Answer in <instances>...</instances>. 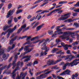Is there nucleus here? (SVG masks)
I'll return each instance as SVG.
<instances>
[{
    "label": "nucleus",
    "instance_id": "obj_1",
    "mask_svg": "<svg viewBox=\"0 0 79 79\" xmlns=\"http://www.w3.org/2000/svg\"><path fill=\"white\" fill-rule=\"evenodd\" d=\"M70 14H71V13H69L61 15V17L59 18L58 20H62V21L66 20V19H68V18L69 17V15H70Z\"/></svg>",
    "mask_w": 79,
    "mask_h": 79
},
{
    "label": "nucleus",
    "instance_id": "obj_2",
    "mask_svg": "<svg viewBox=\"0 0 79 79\" xmlns=\"http://www.w3.org/2000/svg\"><path fill=\"white\" fill-rule=\"evenodd\" d=\"M78 59H76L74 60L72 62L70 63H69L68 62H67L65 63V64L66 66H71V67L73 66H76V65H77L78 63H77V62L78 61Z\"/></svg>",
    "mask_w": 79,
    "mask_h": 79
},
{
    "label": "nucleus",
    "instance_id": "obj_3",
    "mask_svg": "<svg viewBox=\"0 0 79 79\" xmlns=\"http://www.w3.org/2000/svg\"><path fill=\"white\" fill-rule=\"evenodd\" d=\"M31 56H23V57L21 59V60H23V59H24V58H27L26 59H25L23 61L24 62H27V61H30V60H31Z\"/></svg>",
    "mask_w": 79,
    "mask_h": 79
},
{
    "label": "nucleus",
    "instance_id": "obj_4",
    "mask_svg": "<svg viewBox=\"0 0 79 79\" xmlns=\"http://www.w3.org/2000/svg\"><path fill=\"white\" fill-rule=\"evenodd\" d=\"M47 44V42H44L41 45V47H43L41 48V50H49V48H48L47 46L46 45Z\"/></svg>",
    "mask_w": 79,
    "mask_h": 79
},
{
    "label": "nucleus",
    "instance_id": "obj_5",
    "mask_svg": "<svg viewBox=\"0 0 79 79\" xmlns=\"http://www.w3.org/2000/svg\"><path fill=\"white\" fill-rule=\"evenodd\" d=\"M66 58L65 59V60H69L68 61H71L73 58H74L75 57L74 56L71 55H67L65 57Z\"/></svg>",
    "mask_w": 79,
    "mask_h": 79
},
{
    "label": "nucleus",
    "instance_id": "obj_6",
    "mask_svg": "<svg viewBox=\"0 0 79 79\" xmlns=\"http://www.w3.org/2000/svg\"><path fill=\"white\" fill-rule=\"evenodd\" d=\"M70 73H71V71L69 70L68 69H66L64 72L61 73L59 75V76H63L64 75H66V74H67V75H70Z\"/></svg>",
    "mask_w": 79,
    "mask_h": 79
},
{
    "label": "nucleus",
    "instance_id": "obj_7",
    "mask_svg": "<svg viewBox=\"0 0 79 79\" xmlns=\"http://www.w3.org/2000/svg\"><path fill=\"white\" fill-rule=\"evenodd\" d=\"M60 38H61L62 40H64V39H66V40H69L70 39V38L69 36H65L64 35H60L59 36Z\"/></svg>",
    "mask_w": 79,
    "mask_h": 79
},
{
    "label": "nucleus",
    "instance_id": "obj_8",
    "mask_svg": "<svg viewBox=\"0 0 79 79\" xmlns=\"http://www.w3.org/2000/svg\"><path fill=\"white\" fill-rule=\"evenodd\" d=\"M64 34L65 35H71V36L72 38H75L74 36H75V35H73V33L72 32L69 31H67L66 32H64Z\"/></svg>",
    "mask_w": 79,
    "mask_h": 79
},
{
    "label": "nucleus",
    "instance_id": "obj_9",
    "mask_svg": "<svg viewBox=\"0 0 79 79\" xmlns=\"http://www.w3.org/2000/svg\"><path fill=\"white\" fill-rule=\"evenodd\" d=\"M52 71H53V70H51L50 71L47 72L45 73H43L41 75H40V77H41V79H44V78H45L46 77H47V75H45L46 74V75H48L50 73H51Z\"/></svg>",
    "mask_w": 79,
    "mask_h": 79
},
{
    "label": "nucleus",
    "instance_id": "obj_10",
    "mask_svg": "<svg viewBox=\"0 0 79 79\" xmlns=\"http://www.w3.org/2000/svg\"><path fill=\"white\" fill-rule=\"evenodd\" d=\"M15 11V9H13V10H10L9 11V12L7 13V15L6 16L7 18H8L9 16H11L13 14V13Z\"/></svg>",
    "mask_w": 79,
    "mask_h": 79
},
{
    "label": "nucleus",
    "instance_id": "obj_11",
    "mask_svg": "<svg viewBox=\"0 0 79 79\" xmlns=\"http://www.w3.org/2000/svg\"><path fill=\"white\" fill-rule=\"evenodd\" d=\"M17 28V26L15 25V26L14 28H13L12 29H9L7 31L8 32V31H9V33L11 34V33L13 32V31H15V30H16V29Z\"/></svg>",
    "mask_w": 79,
    "mask_h": 79
},
{
    "label": "nucleus",
    "instance_id": "obj_12",
    "mask_svg": "<svg viewBox=\"0 0 79 79\" xmlns=\"http://www.w3.org/2000/svg\"><path fill=\"white\" fill-rule=\"evenodd\" d=\"M2 48V46L0 45V49ZM6 50V49L5 48H2L1 50H0V56L2 55L5 53V51Z\"/></svg>",
    "mask_w": 79,
    "mask_h": 79
},
{
    "label": "nucleus",
    "instance_id": "obj_13",
    "mask_svg": "<svg viewBox=\"0 0 79 79\" xmlns=\"http://www.w3.org/2000/svg\"><path fill=\"white\" fill-rule=\"evenodd\" d=\"M16 45V44H14L12 45L11 47L10 46H9L7 48V52H9L11 50H12V49H13L15 47V46Z\"/></svg>",
    "mask_w": 79,
    "mask_h": 79
},
{
    "label": "nucleus",
    "instance_id": "obj_14",
    "mask_svg": "<svg viewBox=\"0 0 79 79\" xmlns=\"http://www.w3.org/2000/svg\"><path fill=\"white\" fill-rule=\"evenodd\" d=\"M18 38V36H15L14 38L11 39L10 41L9 44L10 45H11L13 44V41L16 40Z\"/></svg>",
    "mask_w": 79,
    "mask_h": 79
},
{
    "label": "nucleus",
    "instance_id": "obj_15",
    "mask_svg": "<svg viewBox=\"0 0 79 79\" xmlns=\"http://www.w3.org/2000/svg\"><path fill=\"white\" fill-rule=\"evenodd\" d=\"M61 60H62L61 59H59L57 60L56 61H54V60H52V62L51 63V65L55 64H56L57 63H58V62H60V61H61Z\"/></svg>",
    "mask_w": 79,
    "mask_h": 79
},
{
    "label": "nucleus",
    "instance_id": "obj_16",
    "mask_svg": "<svg viewBox=\"0 0 79 79\" xmlns=\"http://www.w3.org/2000/svg\"><path fill=\"white\" fill-rule=\"evenodd\" d=\"M43 26H44V23L42 24H41V25L38 26L36 27L37 31H39V30H40V29H42V27Z\"/></svg>",
    "mask_w": 79,
    "mask_h": 79
},
{
    "label": "nucleus",
    "instance_id": "obj_17",
    "mask_svg": "<svg viewBox=\"0 0 79 79\" xmlns=\"http://www.w3.org/2000/svg\"><path fill=\"white\" fill-rule=\"evenodd\" d=\"M8 54H4L2 56V58L4 59V60H6L8 58L9 56Z\"/></svg>",
    "mask_w": 79,
    "mask_h": 79
},
{
    "label": "nucleus",
    "instance_id": "obj_18",
    "mask_svg": "<svg viewBox=\"0 0 79 79\" xmlns=\"http://www.w3.org/2000/svg\"><path fill=\"white\" fill-rule=\"evenodd\" d=\"M31 49V48L29 49V46L28 45L25 46V47L24 48V50L26 52H28V51H29Z\"/></svg>",
    "mask_w": 79,
    "mask_h": 79
},
{
    "label": "nucleus",
    "instance_id": "obj_19",
    "mask_svg": "<svg viewBox=\"0 0 79 79\" xmlns=\"http://www.w3.org/2000/svg\"><path fill=\"white\" fill-rule=\"evenodd\" d=\"M15 72H14V71H13V72L11 74V77L13 78V79H15V77H16V73H15Z\"/></svg>",
    "mask_w": 79,
    "mask_h": 79
},
{
    "label": "nucleus",
    "instance_id": "obj_20",
    "mask_svg": "<svg viewBox=\"0 0 79 79\" xmlns=\"http://www.w3.org/2000/svg\"><path fill=\"white\" fill-rule=\"evenodd\" d=\"M52 60H50V59L49 60L47 63V64L48 66H50L51 65H52Z\"/></svg>",
    "mask_w": 79,
    "mask_h": 79
},
{
    "label": "nucleus",
    "instance_id": "obj_21",
    "mask_svg": "<svg viewBox=\"0 0 79 79\" xmlns=\"http://www.w3.org/2000/svg\"><path fill=\"white\" fill-rule=\"evenodd\" d=\"M16 60H15L13 61L12 63V65H13V67H12V69H14L15 67V66H16Z\"/></svg>",
    "mask_w": 79,
    "mask_h": 79
},
{
    "label": "nucleus",
    "instance_id": "obj_22",
    "mask_svg": "<svg viewBox=\"0 0 79 79\" xmlns=\"http://www.w3.org/2000/svg\"><path fill=\"white\" fill-rule=\"evenodd\" d=\"M32 50H33V48H31L30 50L24 52L23 53L24 55H25V54H27V53H28L31 52H32Z\"/></svg>",
    "mask_w": 79,
    "mask_h": 79
},
{
    "label": "nucleus",
    "instance_id": "obj_23",
    "mask_svg": "<svg viewBox=\"0 0 79 79\" xmlns=\"http://www.w3.org/2000/svg\"><path fill=\"white\" fill-rule=\"evenodd\" d=\"M39 24V22H37L34 25L32 28L33 29H35V27H37V26Z\"/></svg>",
    "mask_w": 79,
    "mask_h": 79
},
{
    "label": "nucleus",
    "instance_id": "obj_24",
    "mask_svg": "<svg viewBox=\"0 0 79 79\" xmlns=\"http://www.w3.org/2000/svg\"><path fill=\"white\" fill-rule=\"evenodd\" d=\"M6 67H7V65L3 66L1 68H0V72H1L0 71H3V70L4 69H5Z\"/></svg>",
    "mask_w": 79,
    "mask_h": 79
},
{
    "label": "nucleus",
    "instance_id": "obj_25",
    "mask_svg": "<svg viewBox=\"0 0 79 79\" xmlns=\"http://www.w3.org/2000/svg\"><path fill=\"white\" fill-rule=\"evenodd\" d=\"M55 10H53L52 11H51L50 13L48 14L47 15V16H50L51 15H52V13H54V12H55Z\"/></svg>",
    "mask_w": 79,
    "mask_h": 79
},
{
    "label": "nucleus",
    "instance_id": "obj_26",
    "mask_svg": "<svg viewBox=\"0 0 79 79\" xmlns=\"http://www.w3.org/2000/svg\"><path fill=\"white\" fill-rule=\"evenodd\" d=\"M44 0H38L35 2L34 3V5H35V4H37V3H40L41 2H42Z\"/></svg>",
    "mask_w": 79,
    "mask_h": 79
},
{
    "label": "nucleus",
    "instance_id": "obj_27",
    "mask_svg": "<svg viewBox=\"0 0 79 79\" xmlns=\"http://www.w3.org/2000/svg\"><path fill=\"white\" fill-rule=\"evenodd\" d=\"M67 1H61L59 3V5H62V4H65V3H67Z\"/></svg>",
    "mask_w": 79,
    "mask_h": 79
},
{
    "label": "nucleus",
    "instance_id": "obj_28",
    "mask_svg": "<svg viewBox=\"0 0 79 79\" xmlns=\"http://www.w3.org/2000/svg\"><path fill=\"white\" fill-rule=\"evenodd\" d=\"M48 33L49 35H52L53 34V31L52 30H49L48 31Z\"/></svg>",
    "mask_w": 79,
    "mask_h": 79
},
{
    "label": "nucleus",
    "instance_id": "obj_29",
    "mask_svg": "<svg viewBox=\"0 0 79 79\" xmlns=\"http://www.w3.org/2000/svg\"><path fill=\"white\" fill-rule=\"evenodd\" d=\"M27 26V25L26 24H25L21 26V28L22 29H25L26 27Z\"/></svg>",
    "mask_w": 79,
    "mask_h": 79
},
{
    "label": "nucleus",
    "instance_id": "obj_30",
    "mask_svg": "<svg viewBox=\"0 0 79 79\" xmlns=\"http://www.w3.org/2000/svg\"><path fill=\"white\" fill-rule=\"evenodd\" d=\"M57 50H58V49L54 48L52 50V51L51 52L52 53H54L55 52H56Z\"/></svg>",
    "mask_w": 79,
    "mask_h": 79
},
{
    "label": "nucleus",
    "instance_id": "obj_31",
    "mask_svg": "<svg viewBox=\"0 0 79 79\" xmlns=\"http://www.w3.org/2000/svg\"><path fill=\"white\" fill-rule=\"evenodd\" d=\"M39 63V62H38V61L37 60L35 61L33 63V66H35V64H37Z\"/></svg>",
    "mask_w": 79,
    "mask_h": 79
},
{
    "label": "nucleus",
    "instance_id": "obj_32",
    "mask_svg": "<svg viewBox=\"0 0 79 79\" xmlns=\"http://www.w3.org/2000/svg\"><path fill=\"white\" fill-rule=\"evenodd\" d=\"M8 26L5 25L4 27L3 28V30L4 31H5L8 29V28H9V27H8Z\"/></svg>",
    "mask_w": 79,
    "mask_h": 79
},
{
    "label": "nucleus",
    "instance_id": "obj_33",
    "mask_svg": "<svg viewBox=\"0 0 79 79\" xmlns=\"http://www.w3.org/2000/svg\"><path fill=\"white\" fill-rule=\"evenodd\" d=\"M74 25L75 26L76 28H78V27H79V24L76 23H74Z\"/></svg>",
    "mask_w": 79,
    "mask_h": 79
},
{
    "label": "nucleus",
    "instance_id": "obj_34",
    "mask_svg": "<svg viewBox=\"0 0 79 79\" xmlns=\"http://www.w3.org/2000/svg\"><path fill=\"white\" fill-rule=\"evenodd\" d=\"M30 28V26H28L26 28H25L23 30V32H25V31H27L29 30Z\"/></svg>",
    "mask_w": 79,
    "mask_h": 79
},
{
    "label": "nucleus",
    "instance_id": "obj_35",
    "mask_svg": "<svg viewBox=\"0 0 79 79\" xmlns=\"http://www.w3.org/2000/svg\"><path fill=\"white\" fill-rule=\"evenodd\" d=\"M64 49L65 50H67L68 49V44H66L65 45L64 47Z\"/></svg>",
    "mask_w": 79,
    "mask_h": 79
},
{
    "label": "nucleus",
    "instance_id": "obj_36",
    "mask_svg": "<svg viewBox=\"0 0 79 79\" xmlns=\"http://www.w3.org/2000/svg\"><path fill=\"white\" fill-rule=\"evenodd\" d=\"M41 73H42V71L38 73H35V76H37L38 75L40 74H41Z\"/></svg>",
    "mask_w": 79,
    "mask_h": 79
},
{
    "label": "nucleus",
    "instance_id": "obj_37",
    "mask_svg": "<svg viewBox=\"0 0 79 79\" xmlns=\"http://www.w3.org/2000/svg\"><path fill=\"white\" fill-rule=\"evenodd\" d=\"M74 6H75V7H79V1L77 3L75 4L74 5Z\"/></svg>",
    "mask_w": 79,
    "mask_h": 79
},
{
    "label": "nucleus",
    "instance_id": "obj_38",
    "mask_svg": "<svg viewBox=\"0 0 79 79\" xmlns=\"http://www.w3.org/2000/svg\"><path fill=\"white\" fill-rule=\"evenodd\" d=\"M53 68L55 69H60V67H57V66L55 65L53 67Z\"/></svg>",
    "mask_w": 79,
    "mask_h": 79
},
{
    "label": "nucleus",
    "instance_id": "obj_39",
    "mask_svg": "<svg viewBox=\"0 0 79 79\" xmlns=\"http://www.w3.org/2000/svg\"><path fill=\"white\" fill-rule=\"evenodd\" d=\"M11 7H12V4H11V3L9 4L8 6V9H10Z\"/></svg>",
    "mask_w": 79,
    "mask_h": 79
},
{
    "label": "nucleus",
    "instance_id": "obj_40",
    "mask_svg": "<svg viewBox=\"0 0 79 79\" xmlns=\"http://www.w3.org/2000/svg\"><path fill=\"white\" fill-rule=\"evenodd\" d=\"M14 22H15V23H17V22H18V19H17V18L16 17H15L14 18Z\"/></svg>",
    "mask_w": 79,
    "mask_h": 79
},
{
    "label": "nucleus",
    "instance_id": "obj_41",
    "mask_svg": "<svg viewBox=\"0 0 79 79\" xmlns=\"http://www.w3.org/2000/svg\"><path fill=\"white\" fill-rule=\"evenodd\" d=\"M79 32V31H76L72 32V35L73 34H77V33H78V32Z\"/></svg>",
    "mask_w": 79,
    "mask_h": 79
},
{
    "label": "nucleus",
    "instance_id": "obj_42",
    "mask_svg": "<svg viewBox=\"0 0 79 79\" xmlns=\"http://www.w3.org/2000/svg\"><path fill=\"white\" fill-rule=\"evenodd\" d=\"M77 44H78V43H77V41L72 44V45H73V46H75V45H77Z\"/></svg>",
    "mask_w": 79,
    "mask_h": 79
},
{
    "label": "nucleus",
    "instance_id": "obj_43",
    "mask_svg": "<svg viewBox=\"0 0 79 79\" xmlns=\"http://www.w3.org/2000/svg\"><path fill=\"white\" fill-rule=\"evenodd\" d=\"M44 50H45V51H44V55L45 56L47 54V53L46 52H47L49 50H48V49H44Z\"/></svg>",
    "mask_w": 79,
    "mask_h": 79
},
{
    "label": "nucleus",
    "instance_id": "obj_44",
    "mask_svg": "<svg viewBox=\"0 0 79 79\" xmlns=\"http://www.w3.org/2000/svg\"><path fill=\"white\" fill-rule=\"evenodd\" d=\"M20 77H23L24 76H24V74L23 73V72H22L21 73H20Z\"/></svg>",
    "mask_w": 79,
    "mask_h": 79
},
{
    "label": "nucleus",
    "instance_id": "obj_45",
    "mask_svg": "<svg viewBox=\"0 0 79 79\" xmlns=\"http://www.w3.org/2000/svg\"><path fill=\"white\" fill-rule=\"evenodd\" d=\"M66 65L65 64H64V65L63 66V70H65L66 69Z\"/></svg>",
    "mask_w": 79,
    "mask_h": 79
},
{
    "label": "nucleus",
    "instance_id": "obj_46",
    "mask_svg": "<svg viewBox=\"0 0 79 79\" xmlns=\"http://www.w3.org/2000/svg\"><path fill=\"white\" fill-rule=\"evenodd\" d=\"M12 64L11 63H10L9 64V65H8V67H7V69H8L11 67V65Z\"/></svg>",
    "mask_w": 79,
    "mask_h": 79
},
{
    "label": "nucleus",
    "instance_id": "obj_47",
    "mask_svg": "<svg viewBox=\"0 0 79 79\" xmlns=\"http://www.w3.org/2000/svg\"><path fill=\"white\" fill-rule=\"evenodd\" d=\"M38 38V36H36L35 37L33 38L32 39H31V41H33V40H34L35 39H37Z\"/></svg>",
    "mask_w": 79,
    "mask_h": 79
},
{
    "label": "nucleus",
    "instance_id": "obj_48",
    "mask_svg": "<svg viewBox=\"0 0 79 79\" xmlns=\"http://www.w3.org/2000/svg\"><path fill=\"white\" fill-rule=\"evenodd\" d=\"M18 55H16L14 56V59L15 60H16L18 59Z\"/></svg>",
    "mask_w": 79,
    "mask_h": 79
},
{
    "label": "nucleus",
    "instance_id": "obj_49",
    "mask_svg": "<svg viewBox=\"0 0 79 79\" xmlns=\"http://www.w3.org/2000/svg\"><path fill=\"white\" fill-rule=\"evenodd\" d=\"M18 70H19V67H16L15 69V70H14L13 71H14V72H16V71H18Z\"/></svg>",
    "mask_w": 79,
    "mask_h": 79
},
{
    "label": "nucleus",
    "instance_id": "obj_50",
    "mask_svg": "<svg viewBox=\"0 0 79 79\" xmlns=\"http://www.w3.org/2000/svg\"><path fill=\"white\" fill-rule=\"evenodd\" d=\"M44 3H43L42 5H40V6H44V5L47 4V2H44Z\"/></svg>",
    "mask_w": 79,
    "mask_h": 79
},
{
    "label": "nucleus",
    "instance_id": "obj_51",
    "mask_svg": "<svg viewBox=\"0 0 79 79\" xmlns=\"http://www.w3.org/2000/svg\"><path fill=\"white\" fill-rule=\"evenodd\" d=\"M2 13H4L5 12V7H2Z\"/></svg>",
    "mask_w": 79,
    "mask_h": 79
},
{
    "label": "nucleus",
    "instance_id": "obj_52",
    "mask_svg": "<svg viewBox=\"0 0 79 79\" xmlns=\"http://www.w3.org/2000/svg\"><path fill=\"white\" fill-rule=\"evenodd\" d=\"M75 12H77V13H79V9H76L75 10H73Z\"/></svg>",
    "mask_w": 79,
    "mask_h": 79
},
{
    "label": "nucleus",
    "instance_id": "obj_53",
    "mask_svg": "<svg viewBox=\"0 0 79 79\" xmlns=\"http://www.w3.org/2000/svg\"><path fill=\"white\" fill-rule=\"evenodd\" d=\"M23 50V47H22L21 48H20L19 49V52H21L22 50Z\"/></svg>",
    "mask_w": 79,
    "mask_h": 79
},
{
    "label": "nucleus",
    "instance_id": "obj_54",
    "mask_svg": "<svg viewBox=\"0 0 79 79\" xmlns=\"http://www.w3.org/2000/svg\"><path fill=\"white\" fill-rule=\"evenodd\" d=\"M60 42V40L59 39H56V42L57 44H58Z\"/></svg>",
    "mask_w": 79,
    "mask_h": 79
},
{
    "label": "nucleus",
    "instance_id": "obj_55",
    "mask_svg": "<svg viewBox=\"0 0 79 79\" xmlns=\"http://www.w3.org/2000/svg\"><path fill=\"white\" fill-rule=\"evenodd\" d=\"M32 64V63L30 62L29 63L27 64V66H31Z\"/></svg>",
    "mask_w": 79,
    "mask_h": 79
},
{
    "label": "nucleus",
    "instance_id": "obj_56",
    "mask_svg": "<svg viewBox=\"0 0 79 79\" xmlns=\"http://www.w3.org/2000/svg\"><path fill=\"white\" fill-rule=\"evenodd\" d=\"M73 76L74 77H77V76H78V74L76 73L75 74V75H73Z\"/></svg>",
    "mask_w": 79,
    "mask_h": 79
},
{
    "label": "nucleus",
    "instance_id": "obj_57",
    "mask_svg": "<svg viewBox=\"0 0 79 79\" xmlns=\"http://www.w3.org/2000/svg\"><path fill=\"white\" fill-rule=\"evenodd\" d=\"M27 37V39H26V40H28L29 39H31V36H27L26 37Z\"/></svg>",
    "mask_w": 79,
    "mask_h": 79
},
{
    "label": "nucleus",
    "instance_id": "obj_58",
    "mask_svg": "<svg viewBox=\"0 0 79 79\" xmlns=\"http://www.w3.org/2000/svg\"><path fill=\"white\" fill-rule=\"evenodd\" d=\"M13 56H12L9 60V62H11V61L13 59Z\"/></svg>",
    "mask_w": 79,
    "mask_h": 79
},
{
    "label": "nucleus",
    "instance_id": "obj_59",
    "mask_svg": "<svg viewBox=\"0 0 79 79\" xmlns=\"http://www.w3.org/2000/svg\"><path fill=\"white\" fill-rule=\"evenodd\" d=\"M22 29L21 28H20L18 31H17V33L18 34H19V33L20 32H21V31H22Z\"/></svg>",
    "mask_w": 79,
    "mask_h": 79
},
{
    "label": "nucleus",
    "instance_id": "obj_60",
    "mask_svg": "<svg viewBox=\"0 0 79 79\" xmlns=\"http://www.w3.org/2000/svg\"><path fill=\"white\" fill-rule=\"evenodd\" d=\"M12 22V20H10L8 21L7 23L8 24H10Z\"/></svg>",
    "mask_w": 79,
    "mask_h": 79
},
{
    "label": "nucleus",
    "instance_id": "obj_61",
    "mask_svg": "<svg viewBox=\"0 0 79 79\" xmlns=\"http://www.w3.org/2000/svg\"><path fill=\"white\" fill-rule=\"evenodd\" d=\"M21 63V62L20 61H19L18 62L17 64V65L18 66H20V64Z\"/></svg>",
    "mask_w": 79,
    "mask_h": 79
},
{
    "label": "nucleus",
    "instance_id": "obj_62",
    "mask_svg": "<svg viewBox=\"0 0 79 79\" xmlns=\"http://www.w3.org/2000/svg\"><path fill=\"white\" fill-rule=\"evenodd\" d=\"M49 69H46L45 70L42 71V73H45L46 71H49Z\"/></svg>",
    "mask_w": 79,
    "mask_h": 79
},
{
    "label": "nucleus",
    "instance_id": "obj_63",
    "mask_svg": "<svg viewBox=\"0 0 79 79\" xmlns=\"http://www.w3.org/2000/svg\"><path fill=\"white\" fill-rule=\"evenodd\" d=\"M61 27L60 26H59L58 27H56V29L58 31V30L60 29V28Z\"/></svg>",
    "mask_w": 79,
    "mask_h": 79
},
{
    "label": "nucleus",
    "instance_id": "obj_64",
    "mask_svg": "<svg viewBox=\"0 0 79 79\" xmlns=\"http://www.w3.org/2000/svg\"><path fill=\"white\" fill-rule=\"evenodd\" d=\"M62 52V50H60L59 52H56V54H57L58 55V54H61V52Z\"/></svg>",
    "mask_w": 79,
    "mask_h": 79
}]
</instances>
